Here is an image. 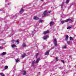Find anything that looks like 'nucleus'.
I'll list each match as a JSON object with an SVG mask.
<instances>
[{
  "label": "nucleus",
  "mask_w": 76,
  "mask_h": 76,
  "mask_svg": "<svg viewBox=\"0 0 76 76\" xmlns=\"http://www.w3.org/2000/svg\"><path fill=\"white\" fill-rule=\"evenodd\" d=\"M38 55H39V53H37L36 55V58H37V57H38Z\"/></svg>",
  "instance_id": "f3484780"
},
{
  "label": "nucleus",
  "mask_w": 76,
  "mask_h": 76,
  "mask_svg": "<svg viewBox=\"0 0 76 76\" xmlns=\"http://www.w3.org/2000/svg\"><path fill=\"white\" fill-rule=\"evenodd\" d=\"M39 73H38V74H39Z\"/></svg>",
  "instance_id": "a19ab883"
},
{
  "label": "nucleus",
  "mask_w": 76,
  "mask_h": 76,
  "mask_svg": "<svg viewBox=\"0 0 76 76\" xmlns=\"http://www.w3.org/2000/svg\"><path fill=\"white\" fill-rule=\"evenodd\" d=\"M15 61H16V62L17 63H18V62L19 61V59L18 58L17 59H16Z\"/></svg>",
  "instance_id": "cd10ccee"
},
{
  "label": "nucleus",
  "mask_w": 76,
  "mask_h": 76,
  "mask_svg": "<svg viewBox=\"0 0 76 76\" xmlns=\"http://www.w3.org/2000/svg\"><path fill=\"white\" fill-rule=\"evenodd\" d=\"M54 45L55 46H57V39H54Z\"/></svg>",
  "instance_id": "f03ea898"
},
{
  "label": "nucleus",
  "mask_w": 76,
  "mask_h": 76,
  "mask_svg": "<svg viewBox=\"0 0 76 76\" xmlns=\"http://www.w3.org/2000/svg\"><path fill=\"white\" fill-rule=\"evenodd\" d=\"M68 73V72H66V73Z\"/></svg>",
  "instance_id": "58836bf2"
},
{
  "label": "nucleus",
  "mask_w": 76,
  "mask_h": 76,
  "mask_svg": "<svg viewBox=\"0 0 76 76\" xmlns=\"http://www.w3.org/2000/svg\"><path fill=\"white\" fill-rule=\"evenodd\" d=\"M23 75H25L26 74V72L25 71H23Z\"/></svg>",
  "instance_id": "2eb2a0df"
},
{
  "label": "nucleus",
  "mask_w": 76,
  "mask_h": 76,
  "mask_svg": "<svg viewBox=\"0 0 76 76\" xmlns=\"http://www.w3.org/2000/svg\"><path fill=\"white\" fill-rule=\"evenodd\" d=\"M22 58H24V57H25V55H22Z\"/></svg>",
  "instance_id": "72a5a7b5"
},
{
  "label": "nucleus",
  "mask_w": 76,
  "mask_h": 76,
  "mask_svg": "<svg viewBox=\"0 0 76 76\" xmlns=\"http://www.w3.org/2000/svg\"><path fill=\"white\" fill-rule=\"evenodd\" d=\"M70 0H66V4H68V3L69 2Z\"/></svg>",
  "instance_id": "dca6fc26"
},
{
  "label": "nucleus",
  "mask_w": 76,
  "mask_h": 76,
  "mask_svg": "<svg viewBox=\"0 0 76 76\" xmlns=\"http://www.w3.org/2000/svg\"><path fill=\"white\" fill-rule=\"evenodd\" d=\"M23 9H21V10H20V13H22L23 12Z\"/></svg>",
  "instance_id": "1a4fd4ad"
},
{
  "label": "nucleus",
  "mask_w": 76,
  "mask_h": 76,
  "mask_svg": "<svg viewBox=\"0 0 76 76\" xmlns=\"http://www.w3.org/2000/svg\"><path fill=\"white\" fill-rule=\"evenodd\" d=\"M34 34H35V32H34V31H33L32 33V35H34Z\"/></svg>",
  "instance_id": "473e14b6"
},
{
  "label": "nucleus",
  "mask_w": 76,
  "mask_h": 76,
  "mask_svg": "<svg viewBox=\"0 0 76 76\" xmlns=\"http://www.w3.org/2000/svg\"><path fill=\"white\" fill-rule=\"evenodd\" d=\"M72 28V26H69L67 28V29H70V28Z\"/></svg>",
  "instance_id": "b1692460"
},
{
  "label": "nucleus",
  "mask_w": 76,
  "mask_h": 76,
  "mask_svg": "<svg viewBox=\"0 0 76 76\" xmlns=\"http://www.w3.org/2000/svg\"><path fill=\"white\" fill-rule=\"evenodd\" d=\"M34 31H35V30H34Z\"/></svg>",
  "instance_id": "79ce46f5"
},
{
  "label": "nucleus",
  "mask_w": 76,
  "mask_h": 76,
  "mask_svg": "<svg viewBox=\"0 0 76 76\" xmlns=\"http://www.w3.org/2000/svg\"><path fill=\"white\" fill-rule=\"evenodd\" d=\"M34 19H35V20H38V19L39 18H38V17L35 16L34 17Z\"/></svg>",
  "instance_id": "f8f14e48"
},
{
  "label": "nucleus",
  "mask_w": 76,
  "mask_h": 76,
  "mask_svg": "<svg viewBox=\"0 0 76 76\" xmlns=\"http://www.w3.org/2000/svg\"><path fill=\"white\" fill-rule=\"evenodd\" d=\"M54 47H52L51 49H53L54 48Z\"/></svg>",
  "instance_id": "e433bc0d"
},
{
  "label": "nucleus",
  "mask_w": 76,
  "mask_h": 76,
  "mask_svg": "<svg viewBox=\"0 0 76 76\" xmlns=\"http://www.w3.org/2000/svg\"><path fill=\"white\" fill-rule=\"evenodd\" d=\"M49 38V36H48V35H47L46 36L44 37L43 39H44L45 40V39H47V38Z\"/></svg>",
  "instance_id": "7ed1b4c3"
},
{
  "label": "nucleus",
  "mask_w": 76,
  "mask_h": 76,
  "mask_svg": "<svg viewBox=\"0 0 76 76\" xmlns=\"http://www.w3.org/2000/svg\"><path fill=\"white\" fill-rule=\"evenodd\" d=\"M68 38H69V36L68 35H67L66 36L65 40H66V41H67V39H68Z\"/></svg>",
  "instance_id": "4468645a"
},
{
  "label": "nucleus",
  "mask_w": 76,
  "mask_h": 76,
  "mask_svg": "<svg viewBox=\"0 0 76 76\" xmlns=\"http://www.w3.org/2000/svg\"><path fill=\"white\" fill-rule=\"evenodd\" d=\"M36 63V61H35L34 60L33 61V62L32 63V66H34L35 64Z\"/></svg>",
  "instance_id": "0eeeda50"
},
{
  "label": "nucleus",
  "mask_w": 76,
  "mask_h": 76,
  "mask_svg": "<svg viewBox=\"0 0 76 76\" xmlns=\"http://www.w3.org/2000/svg\"><path fill=\"white\" fill-rule=\"evenodd\" d=\"M62 48L63 49H64L65 48H67V47H66V46H64L62 47Z\"/></svg>",
  "instance_id": "393cba45"
},
{
  "label": "nucleus",
  "mask_w": 76,
  "mask_h": 76,
  "mask_svg": "<svg viewBox=\"0 0 76 76\" xmlns=\"http://www.w3.org/2000/svg\"><path fill=\"white\" fill-rule=\"evenodd\" d=\"M71 43V41H67L66 42L67 44H70Z\"/></svg>",
  "instance_id": "412c9836"
},
{
  "label": "nucleus",
  "mask_w": 76,
  "mask_h": 76,
  "mask_svg": "<svg viewBox=\"0 0 76 76\" xmlns=\"http://www.w3.org/2000/svg\"><path fill=\"white\" fill-rule=\"evenodd\" d=\"M50 51V50H49L47 51L45 53V55H48V54H49Z\"/></svg>",
  "instance_id": "423d86ee"
},
{
  "label": "nucleus",
  "mask_w": 76,
  "mask_h": 76,
  "mask_svg": "<svg viewBox=\"0 0 76 76\" xmlns=\"http://www.w3.org/2000/svg\"><path fill=\"white\" fill-rule=\"evenodd\" d=\"M72 20H71L70 19H68L67 20H66L65 21V22H69V21H70V22L72 21Z\"/></svg>",
  "instance_id": "6e6552de"
},
{
  "label": "nucleus",
  "mask_w": 76,
  "mask_h": 76,
  "mask_svg": "<svg viewBox=\"0 0 76 76\" xmlns=\"http://www.w3.org/2000/svg\"><path fill=\"white\" fill-rule=\"evenodd\" d=\"M0 49H3V47H0Z\"/></svg>",
  "instance_id": "c9c22d12"
},
{
  "label": "nucleus",
  "mask_w": 76,
  "mask_h": 76,
  "mask_svg": "<svg viewBox=\"0 0 76 76\" xmlns=\"http://www.w3.org/2000/svg\"><path fill=\"white\" fill-rule=\"evenodd\" d=\"M1 41V40L0 39V41Z\"/></svg>",
  "instance_id": "ea45409f"
},
{
  "label": "nucleus",
  "mask_w": 76,
  "mask_h": 76,
  "mask_svg": "<svg viewBox=\"0 0 76 76\" xmlns=\"http://www.w3.org/2000/svg\"><path fill=\"white\" fill-rule=\"evenodd\" d=\"M39 23H42V20L41 19L39 20Z\"/></svg>",
  "instance_id": "6ab92c4d"
},
{
  "label": "nucleus",
  "mask_w": 76,
  "mask_h": 76,
  "mask_svg": "<svg viewBox=\"0 0 76 76\" xmlns=\"http://www.w3.org/2000/svg\"><path fill=\"white\" fill-rule=\"evenodd\" d=\"M8 68V66H6L4 67V68L5 69H7Z\"/></svg>",
  "instance_id": "a878e982"
},
{
  "label": "nucleus",
  "mask_w": 76,
  "mask_h": 76,
  "mask_svg": "<svg viewBox=\"0 0 76 76\" xmlns=\"http://www.w3.org/2000/svg\"><path fill=\"white\" fill-rule=\"evenodd\" d=\"M60 69H61H61H63V67H60Z\"/></svg>",
  "instance_id": "f704fd0d"
},
{
  "label": "nucleus",
  "mask_w": 76,
  "mask_h": 76,
  "mask_svg": "<svg viewBox=\"0 0 76 76\" xmlns=\"http://www.w3.org/2000/svg\"><path fill=\"white\" fill-rule=\"evenodd\" d=\"M64 2H63L61 4V8H62V7L63 6V5H64Z\"/></svg>",
  "instance_id": "4be33fe9"
},
{
  "label": "nucleus",
  "mask_w": 76,
  "mask_h": 76,
  "mask_svg": "<svg viewBox=\"0 0 76 76\" xmlns=\"http://www.w3.org/2000/svg\"><path fill=\"white\" fill-rule=\"evenodd\" d=\"M11 47L12 48H14V47H16V46L15 45H11Z\"/></svg>",
  "instance_id": "a211bd4d"
},
{
  "label": "nucleus",
  "mask_w": 76,
  "mask_h": 76,
  "mask_svg": "<svg viewBox=\"0 0 76 76\" xmlns=\"http://www.w3.org/2000/svg\"><path fill=\"white\" fill-rule=\"evenodd\" d=\"M40 60V58H39L37 59L36 61V63H38L39 62V61Z\"/></svg>",
  "instance_id": "9b49d317"
},
{
  "label": "nucleus",
  "mask_w": 76,
  "mask_h": 76,
  "mask_svg": "<svg viewBox=\"0 0 76 76\" xmlns=\"http://www.w3.org/2000/svg\"><path fill=\"white\" fill-rule=\"evenodd\" d=\"M50 26H52V25H54V22L53 21L50 22Z\"/></svg>",
  "instance_id": "9d476101"
},
{
  "label": "nucleus",
  "mask_w": 76,
  "mask_h": 76,
  "mask_svg": "<svg viewBox=\"0 0 76 76\" xmlns=\"http://www.w3.org/2000/svg\"><path fill=\"white\" fill-rule=\"evenodd\" d=\"M48 33H49V31L48 30H47L46 31H44L43 34H44V35H46V34H48Z\"/></svg>",
  "instance_id": "20e7f679"
},
{
  "label": "nucleus",
  "mask_w": 76,
  "mask_h": 76,
  "mask_svg": "<svg viewBox=\"0 0 76 76\" xmlns=\"http://www.w3.org/2000/svg\"><path fill=\"white\" fill-rule=\"evenodd\" d=\"M0 11H3V12H4V11L3 10V9H0Z\"/></svg>",
  "instance_id": "c85d7f7f"
},
{
  "label": "nucleus",
  "mask_w": 76,
  "mask_h": 76,
  "mask_svg": "<svg viewBox=\"0 0 76 76\" xmlns=\"http://www.w3.org/2000/svg\"><path fill=\"white\" fill-rule=\"evenodd\" d=\"M22 47L23 48H25L26 47V45L25 43H23L22 45Z\"/></svg>",
  "instance_id": "39448f33"
},
{
  "label": "nucleus",
  "mask_w": 76,
  "mask_h": 76,
  "mask_svg": "<svg viewBox=\"0 0 76 76\" xmlns=\"http://www.w3.org/2000/svg\"><path fill=\"white\" fill-rule=\"evenodd\" d=\"M69 38L71 41H73V37H70Z\"/></svg>",
  "instance_id": "aec40b11"
},
{
  "label": "nucleus",
  "mask_w": 76,
  "mask_h": 76,
  "mask_svg": "<svg viewBox=\"0 0 76 76\" xmlns=\"http://www.w3.org/2000/svg\"><path fill=\"white\" fill-rule=\"evenodd\" d=\"M16 42L17 44H19V40H16Z\"/></svg>",
  "instance_id": "5701e85b"
},
{
  "label": "nucleus",
  "mask_w": 76,
  "mask_h": 76,
  "mask_svg": "<svg viewBox=\"0 0 76 76\" xmlns=\"http://www.w3.org/2000/svg\"><path fill=\"white\" fill-rule=\"evenodd\" d=\"M61 61L62 63H64V60H61Z\"/></svg>",
  "instance_id": "7c9ffc66"
},
{
  "label": "nucleus",
  "mask_w": 76,
  "mask_h": 76,
  "mask_svg": "<svg viewBox=\"0 0 76 76\" xmlns=\"http://www.w3.org/2000/svg\"><path fill=\"white\" fill-rule=\"evenodd\" d=\"M16 40H13L12 41V42H16Z\"/></svg>",
  "instance_id": "bb28decb"
},
{
  "label": "nucleus",
  "mask_w": 76,
  "mask_h": 76,
  "mask_svg": "<svg viewBox=\"0 0 76 76\" xmlns=\"http://www.w3.org/2000/svg\"><path fill=\"white\" fill-rule=\"evenodd\" d=\"M58 57H56V61H58Z\"/></svg>",
  "instance_id": "2f4dec72"
},
{
  "label": "nucleus",
  "mask_w": 76,
  "mask_h": 76,
  "mask_svg": "<svg viewBox=\"0 0 76 76\" xmlns=\"http://www.w3.org/2000/svg\"><path fill=\"white\" fill-rule=\"evenodd\" d=\"M50 12H51L50 11H49L48 12H47V11H45L44 12L43 15H44V16H47V15H48V13H49Z\"/></svg>",
  "instance_id": "f257e3e1"
},
{
  "label": "nucleus",
  "mask_w": 76,
  "mask_h": 76,
  "mask_svg": "<svg viewBox=\"0 0 76 76\" xmlns=\"http://www.w3.org/2000/svg\"><path fill=\"white\" fill-rule=\"evenodd\" d=\"M40 1H43V0H40Z\"/></svg>",
  "instance_id": "4c0bfd02"
},
{
  "label": "nucleus",
  "mask_w": 76,
  "mask_h": 76,
  "mask_svg": "<svg viewBox=\"0 0 76 76\" xmlns=\"http://www.w3.org/2000/svg\"><path fill=\"white\" fill-rule=\"evenodd\" d=\"M61 23L62 24H63L64 23V20H63L61 22Z\"/></svg>",
  "instance_id": "c756f323"
},
{
  "label": "nucleus",
  "mask_w": 76,
  "mask_h": 76,
  "mask_svg": "<svg viewBox=\"0 0 76 76\" xmlns=\"http://www.w3.org/2000/svg\"><path fill=\"white\" fill-rule=\"evenodd\" d=\"M7 54V53L5 52L2 53L1 54V55H2V56H4V55H5V54Z\"/></svg>",
  "instance_id": "ddd939ff"
}]
</instances>
